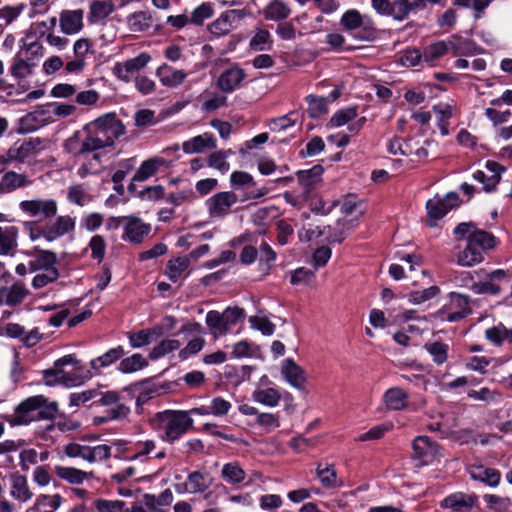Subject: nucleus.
I'll return each mask as SVG.
<instances>
[{"label": "nucleus", "mask_w": 512, "mask_h": 512, "mask_svg": "<svg viewBox=\"0 0 512 512\" xmlns=\"http://www.w3.org/2000/svg\"><path fill=\"white\" fill-rule=\"evenodd\" d=\"M95 151L111 147L125 133V127L115 113L104 114L85 126Z\"/></svg>", "instance_id": "f257e3e1"}, {"label": "nucleus", "mask_w": 512, "mask_h": 512, "mask_svg": "<svg viewBox=\"0 0 512 512\" xmlns=\"http://www.w3.org/2000/svg\"><path fill=\"white\" fill-rule=\"evenodd\" d=\"M154 421L155 428L159 431V437L168 443L179 440L193 426V419L187 411L159 412Z\"/></svg>", "instance_id": "f03ea898"}, {"label": "nucleus", "mask_w": 512, "mask_h": 512, "mask_svg": "<svg viewBox=\"0 0 512 512\" xmlns=\"http://www.w3.org/2000/svg\"><path fill=\"white\" fill-rule=\"evenodd\" d=\"M496 238L486 231H474L469 235L466 246L457 255V264L471 267L483 261L484 253L496 247Z\"/></svg>", "instance_id": "7ed1b4c3"}, {"label": "nucleus", "mask_w": 512, "mask_h": 512, "mask_svg": "<svg viewBox=\"0 0 512 512\" xmlns=\"http://www.w3.org/2000/svg\"><path fill=\"white\" fill-rule=\"evenodd\" d=\"M340 25L357 40L370 41L376 36V28L371 17L361 14L356 9L347 10L340 19Z\"/></svg>", "instance_id": "20e7f679"}, {"label": "nucleus", "mask_w": 512, "mask_h": 512, "mask_svg": "<svg viewBox=\"0 0 512 512\" xmlns=\"http://www.w3.org/2000/svg\"><path fill=\"white\" fill-rule=\"evenodd\" d=\"M372 9L380 16L404 21L410 13L424 8V0H371Z\"/></svg>", "instance_id": "39448f33"}, {"label": "nucleus", "mask_w": 512, "mask_h": 512, "mask_svg": "<svg viewBox=\"0 0 512 512\" xmlns=\"http://www.w3.org/2000/svg\"><path fill=\"white\" fill-rule=\"evenodd\" d=\"M54 368L58 373L60 385L69 388L79 386L92 377L90 371L80 367L79 361L73 355H65L56 360Z\"/></svg>", "instance_id": "423d86ee"}, {"label": "nucleus", "mask_w": 512, "mask_h": 512, "mask_svg": "<svg viewBox=\"0 0 512 512\" xmlns=\"http://www.w3.org/2000/svg\"><path fill=\"white\" fill-rule=\"evenodd\" d=\"M245 317L244 310L239 307H228L222 313L212 310L206 314V324L211 334L218 338L227 334L232 327Z\"/></svg>", "instance_id": "0eeeda50"}, {"label": "nucleus", "mask_w": 512, "mask_h": 512, "mask_svg": "<svg viewBox=\"0 0 512 512\" xmlns=\"http://www.w3.org/2000/svg\"><path fill=\"white\" fill-rule=\"evenodd\" d=\"M239 198L233 191L217 192L205 201V208L209 217L213 220L224 219L238 203Z\"/></svg>", "instance_id": "6e6552de"}, {"label": "nucleus", "mask_w": 512, "mask_h": 512, "mask_svg": "<svg viewBox=\"0 0 512 512\" xmlns=\"http://www.w3.org/2000/svg\"><path fill=\"white\" fill-rule=\"evenodd\" d=\"M63 451L70 458H81L88 463L100 462L111 456V448L106 444L88 446L71 442L63 447Z\"/></svg>", "instance_id": "1a4fd4ad"}, {"label": "nucleus", "mask_w": 512, "mask_h": 512, "mask_svg": "<svg viewBox=\"0 0 512 512\" xmlns=\"http://www.w3.org/2000/svg\"><path fill=\"white\" fill-rule=\"evenodd\" d=\"M20 211L28 217L44 221L57 214L58 206L54 199H30L19 203Z\"/></svg>", "instance_id": "9d476101"}, {"label": "nucleus", "mask_w": 512, "mask_h": 512, "mask_svg": "<svg viewBox=\"0 0 512 512\" xmlns=\"http://www.w3.org/2000/svg\"><path fill=\"white\" fill-rule=\"evenodd\" d=\"M470 313L468 297L462 294L450 293V302L437 312L442 321L456 322Z\"/></svg>", "instance_id": "9b49d317"}, {"label": "nucleus", "mask_w": 512, "mask_h": 512, "mask_svg": "<svg viewBox=\"0 0 512 512\" xmlns=\"http://www.w3.org/2000/svg\"><path fill=\"white\" fill-rule=\"evenodd\" d=\"M120 225L123 228L122 239L133 244L141 243L150 233L151 226L144 223L135 216H125L120 219Z\"/></svg>", "instance_id": "f8f14e48"}, {"label": "nucleus", "mask_w": 512, "mask_h": 512, "mask_svg": "<svg viewBox=\"0 0 512 512\" xmlns=\"http://www.w3.org/2000/svg\"><path fill=\"white\" fill-rule=\"evenodd\" d=\"M39 143V140L14 143L5 154L0 155V164H7L11 162L24 163L28 159L37 155V147Z\"/></svg>", "instance_id": "ddd939ff"}, {"label": "nucleus", "mask_w": 512, "mask_h": 512, "mask_svg": "<svg viewBox=\"0 0 512 512\" xmlns=\"http://www.w3.org/2000/svg\"><path fill=\"white\" fill-rule=\"evenodd\" d=\"M460 205V199L457 193H447L443 198L435 196L426 203L427 214L430 219L439 220L443 218L451 209Z\"/></svg>", "instance_id": "4468645a"}, {"label": "nucleus", "mask_w": 512, "mask_h": 512, "mask_svg": "<svg viewBox=\"0 0 512 512\" xmlns=\"http://www.w3.org/2000/svg\"><path fill=\"white\" fill-rule=\"evenodd\" d=\"M151 60L149 54L143 52L138 56L124 62L116 63L113 71L115 76L123 82H130L133 75L142 70Z\"/></svg>", "instance_id": "2eb2a0df"}, {"label": "nucleus", "mask_w": 512, "mask_h": 512, "mask_svg": "<svg viewBox=\"0 0 512 512\" xmlns=\"http://www.w3.org/2000/svg\"><path fill=\"white\" fill-rule=\"evenodd\" d=\"M453 50L455 54L460 53V45L455 40L437 41L426 46L422 52L423 63L427 66H435L438 59Z\"/></svg>", "instance_id": "dca6fc26"}, {"label": "nucleus", "mask_w": 512, "mask_h": 512, "mask_svg": "<svg viewBox=\"0 0 512 512\" xmlns=\"http://www.w3.org/2000/svg\"><path fill=\"white\" fill-rule=\"evenodd\" d=\"M414 458L418 459L421 464L428 465L440 455V449L437 443L427 436H418L412 443Z\"/></svg>", "instance_id": "f3484780"}, {"label": "nucleus", "mask_w": 512, "mask_h": 512, "mask_svg": "<svg viewBox=\"0 0 512 512\" xmlns=\"http://www.w3.org/2000/svg\"><path fill=\"white\" fill-rule=\"evenodd\" d=\"M244 17V10L225 11L215 21L208 25V30L216 37L226 35L233 29L234 23L242 20Z\"/></svg>", "instance_id": "a211bd4d"}, {"label": "nucleus", "mask_w": 512, "mask_h": 512, "mask_svg": "<svg viewBox=\"0 0 512 512\" xmlns=\"http://www.w3.org/2000/svg\"><path fill=\"white\" fill-rule=\"evenodd\" d=\"M211 485V479L207 473L194 471L190 473L185 482L175 486V490L179 494H196L206 491Z\"/></svg>", "instance_id": "6ab92c4d"}, {"label": "nucleus", "mask_w": 512, "mask_h": 512, "mask_svg": "<svg viewBox=\"0 0 512 512\" xmlns=\"http://www.w3.org/2000/svg\"><path fill=\"white\" fill-rule=\"evenodd\" d=\"M84 11L82 9L63 10L59 15L61 32L65 35L78 34L84 27Z\"/></svg>", "instance_id": "aec40b11"}, {"label": "nucleus", "mask_w": 512, "mask_h": 512, "mask_svg": "<svg viewBox=\"0 0 512 512\" xmlns=\"http://www.w3.org/2000/svg\"><path fill=\"white\" fill-rule=\"evenodd\" d=\"M485 167L490 173L489 175L481 170H477L473 173V178L474 180L482 183L483 190L489 193L495 190L500 181V174L504 171V168L497 162L491 160L486 162Z\"/></svg>", "instance_id": "412c9836"}, {"label": "nucleus", "mask_w": 512, "mask_h": 512, "mask_svg": "<svg viewBox=\"0 0 512 512\" xmlns=\"http://www.w3.org/2000/svg\"><path fill=\"white\" fill-rule=\"evenodd\" d=\"M114 11L113 0H93L89 3L88 22L91 25H105Z\"/></svg>", "instance_id": "4be33fe9"}, {"label": "nucleus", "mask_w": 512, "mask_h": 512, "mask_svg": "<svg viewBox=\"0 0 512 512\" xmlns=\"http://www.w3.org/2000/svg\"><path fill=\"white\" fill-rule=\"evenodd\" d=\"M217 140L212 133L205 132L203 134L192 137L182 143V150L186 154H200L208 149H215Z\"/></svg>", "instance_id": "5701e85b"}, {"label": "nucleus", "mask_w": 512, "mask_h": 512, "mask_svg": "<svg viewBox=\"0 0 512 512\" xmlns=\"http://www.w3.org/2000/svg\"><path fill=\"white\" fill-rule=\"evenodd\" d=\"M45 398L41 395L33 396L22 403L16 408L17 423H27L38 417L39 408L44 404Z\"/></svg>", "instance_id": "b1692460"}, {"label": "nucleus", "mask_w": 512, "mask_h": 512, "mask_svg": "<svg viewBox=\"0 0 512 512\" xmlns=\"http://www.w3.org/2000/svg\"><path fill=\"white\" fill-rule=\"evenodd\" d=\"M475 503L476 497L474 495L457 492L444 498L441 506L454 512H468L474 507Z\"/></svg>", "instance_id": "393cba45"}, {"label": "nucleus", "mask_w": 512, "mask_h": 512, "mask_svg": "<svg viewBox=\"0 0 512 512\" xmlns=\"http://www.w3.org/2000/svg\"><path fill=\"white\" fill-rule=\"evenodd\" d=\"M33 180L26 174L8 171L0 179V193H10L31 186Z\"/></svg>", "instance_id": "a878e982"}, {"label": "nucleus", "mask_w": 512, "mask_h": 512, "mask_svg": "<svg viewBox=\"0 0 512 512\" xmlns=\"http://www.w3.org/2000/svg\"><path fill=\"white\" fill-rule=\"evenodd\" d=\"M323 168L314 166L309 170H303L298 173V182L302 189L301 200H306L310 192L316 187L321 180Z\"/></svg>", "instance_id": "bb28decb"}, {"label": "nucleus", "mask_w": 512, "mask_h": 512, "mask_svg": "<svg viewBox=\"0 0 512 512\" xmlns=\"http://www.w3.org/2000/svg\"><path fill=\"white\" fill-rule=\"evenodd\" d=\"M156 76L162 85L174 88L184 82L187 74L183 70H179L170 65L163 64L157 68Z\"/></svg>", "instance_id": "cd10ccee"}, {"label": "nucleus", "mask_w": 512, "mask_h": 512, "mask_svg": "<svg viewBox=\"0 0 512 512\" xmlns=\"http://www.w3.org/2000/svg\"><path fill=\"white\" fill-rule=\"evenodd\" d=\"M153 24V16L149 11H135L126 17V25L130 32L142 33L148 31Z\"/></svg>", "instance_id": "c85d7f7f"}, {"label": "nucleus", "mask_w": 512, "mask_h": 512, "mask_svg": "<svg viewBox=\"0 0 512 512\" xmlns=\"http://www.w3.org/2000/svg\"><path fill=\"white\" fill-rule=\"evenodd\" d=\"M57 257L56 254L47 251H37L31 259L28 261L30 272L47 271L48 269H57Z\"/></svg>", "instance_id": "c756f323"}, {"label": "nucleus", "mask_w": 512, "mask_h": 512, "mask_svg": "<svg viewBox=\"0 0 512 512\" xmlns=\"http://www.w3.org/2000/svg\"><path fill=\"white\" fill-rule=\"evenodd\" d=\"M0 289L4 299V305L10 307L21 304L29 294V290L26 285L20 281L13 283L10 287H3Z\"/></svg>", "instance_id": "7c9ffc66"}, {"label": "nucleus", "mask_w": 512, "mask_h": 512, "mask_svg": "<svg viewBox=\"0 0 512 512\" xmlns=\"http://www.w3.org/2000/svg\"><path fill=\"white\" fill-rule=\"evenodd\" d=\"M510 272L508 270H494L488 278L484 280L485 294L498 295L502 291V287L507 285L510 280Z\"/></svg>", "instance_id": "2f4dec72"}, {"label": "nucleus", "mask_w": 512, "mask_h": 512, "mask_svg": "<svg viewBox=\"0 0 512 512\" xmlns=\"http://www.w3.org/2000/svg\"><path fill=\"white\" fill-rule=\"evenodd\" d=\"M18 229L15 226H0V255H14L18 243Z\"/></svg>", "instance_id": "473e14b6"}, {"label": "nucleus", "mask_w": 512, "mask_h": 512, "mask_svg": "<svg viewBox=\"0 0 512 512\" xmlns=\"http://www.w3.org/2000/svg\"><path fill=\"white\" fill-rule=\"evenodd\" d=\"M54 473L59 479L72 485H80L92 476L91 472H86L74 467H67L62 465H56L54 467Z\"/></svg>", "instance_id": "72a5a7b5"}, {"label": "nucleus", "mask_w": 512, "mask_h": 512, "mask_svg": "<svg viewBox=\"0 0 512 512\" xmlns=\"http://www.w3.org/2000/svg\"><path fill=\"white\" fill-rule=\"evenodd\" d=\"M244 77L245 73L241 68L232 67L220 75L218 86L224 92H232L240 85Z\"/></svg>", "instance_id": "f704fd0d"}, {"label": "nucleus", "mask_w": 512, "mask_h": 512, "mask_svg": "<svg viewBox=\"0 0 512 512\" xmlns=\"http://www.w3.org/2000/svg\"><path fill=\"white\" fill-rule=\"evenodd\" d=\"M83 157V162L77 170V174L80 178L98 174L102 171V154L99 151L91 152L83 155Z\"/></svg>", "instance_id": "c9c22d12"}, {"label": "nucleus", "mask_w": 512, "mask_h": 512, "mask_svg": "<svg viewBox=\"0 0 512 512\" xmlns=\"http://www.w3.org/2000/svg\"><path fill=\"white\" fill-rule=\"evenodd\" d=\"M457 108L454 103H438L433 106V111L436 114L437 125L440 129V132L443 136L448 135L449 133V120L455 114Z\"/></svg>", "instance_id": "e433bc0d"}, {"label": "nucleus", "mask_w": 512, "mask_h": 512, "mask_svg": "<svg viewBox=\"0 0 512 512\" xmlns=\"http://www.w3.org/2000/svg\"><path fill=\"white\" fill-rule=\"evenodd\" d=\"M383 402L388 409L399 411L407 407L409 397L402 388L392 387L384 393Z\"/></svg>", "instance_id": "4c0bfd02"}, {"label": "nucleus", "mask_w": 512, "mask_h": 512, "mask_svg": "<svg viewBox=\"0 0 512 512\" xmlns=\"http://www.w3.org/2000/svg\"><path fill=\"white\" fill-rule=\"evenodd\" d=\"M282 374L285 380L294 388L301 389L305 382L304 370L293 360L286 359L282 366Z\"/></svg>", "instance_id": "58836bf2"}, {"label": "nucleus", "mask_w": 512, "mask_h": 512, "mask_svg": "<svg viewBox=\"0 0 512 512\" xmlns=\"http://www.w3.org/2000/svg\"><path fill=\"white\" fill-rule=\"evenodd\" d=\"M89 141L88 135L84 139H80L78 133H75L65 141L64 149L75 157L95 152L93 145L88 144Z\"/></svg>", "instance_id": "ea45409f"}, {"label": "nucleus", "mask_w": 512, "mask_h": 512, "mask_svg": "<svg viewBox=\"0 0 512 512\" xmlns=\"http://www.w3.org/2000/svg\"><path fill=\"white\" fill-rule=\"evenodd\" d=\"M469 474L472 479L481 481L492 487L497 486L501 478L499 471L482 465H471Z\"/></svg>", "instance_id": "a19ab883"}, {"label": "nucleus", "mask_w": 512, "mask_h": 512, "mask_svg": "<svg viewBox=\"0 0 512 512\" xmlns=\"http://www.w3.org/2000/svg\"><path fill=\"white\" fill-rule=\"evenodd\" d=\"M168 161L162 157H154L144 161L137 172L135 173L133 180L143 182L148 178L152 177L160 167L168 166Z\"/></svg>", "instance_id": "79ce46f5"}, {"label": "nucleus", "mask_w": 512, "mask_h": 512, "mask_svg": "<svg viewBox=\"0 0 512 512\" xmlns=\"http://www.w3.org/2000/svg\"><path fill=\"white\" fill-rule=\"evenodd\" d=\"M281 397V392L274 387L258 388L252 393L254 402L271 408L280 403Z\"/></svg>", "instance_id": "37998d69"}, {"label": "nucleus", "mask_w": 512, "mask_h": 512, "mask_svg": "<svg viewBox=\"0 0 512 512\" xmlns=\"http://www.w3.org/2000/svg\"><path fill=\"white\" fill-rule=\"evenodd\" d=\"M485 338L495 346H501L505 343L512 344V329L498 323L485 330Z\"/></svg>", "instance_id": "c03bdc74"}, {"label": "nucleus", "mask_w": 512, "mask_h": 512, "mask_svg": "<svg viewBox=\"0 0 512 512\" xmlns=\"http://www.w3.org/2000/svg\"><path fill=\"white\" fill-rule=\"evenodd\" d=\"M10 495L20 502H27L32 498L33 493L29 489L26 477L22 475L12 476Z\"/></svg>", "instance_id": "a18cd8bd"}, {"label": "nucleus", "mask_w": 512, "mask_h": 512, "mask_svg": "<svg viewBox=\"0 0 512 512\" xmlns=\"http://www.w3.org/2000/svg\"><path fill=\"white\" fill-rule=\"evenodd\" d=\"M125 354L122 346L109 349L104 354L91 360L90 366L93 370L100 372L101 369L109 367L118 361Z\"/></svg>", "instance_id": "49530a36"}, {"label": "nucleus", "mask_w": 512, "mask_h": 512, "mask_svg": "<svg viewBox=\"0 0 512 512\" xmlns=\"http://www.w3.org/2000/svg\"><path fill=\"white\" fill-rule=\"evenodd\" d=\"M62 503V497L59 494H41L36 498L34 505L28 512H55Z\"/></svg>", "instance_id": "de8ad7c7"}, {"label": "nucleus", "mask_w": 512, "mask_h": 512, "mask_svg": "<svg viewBox=\"0 0 512 512\" xmlns=\"http://www.w3.org/2000/svg\"><path fill=\"white\" fill-rule=\"evenodd\" d=\"M35 67L36 65H34L33 62H30L29 58L18 52L13 58L10 73L15 78L23 79L30 76Z\"/></svg>", "instance_id": "09e8293b"}, {"label": "nucleus", "mask_w": 512, "mask_h": 512, "mask_svg": "<svg viewBox=\"0 0 512 512\" xmlns=\"http://www.w3.org/2000/svg\"><path fill=\"white\" fill-rule=\"evenodd\" d=\"M291 14V9L289 6L280 1V0H273L271 1L263 10V15L266 20L271 21H281Z\"/></svg>", "instance_id": "8fccbe9b"}, {"label": "nucleus", "mask_w": 512, "mask_h": 512, "mask_svg": "<svg viewBox=\"0 0 512 512\" xmlns=\"http://www.w3.org/2000/svg\"><path fill=\"white\" fill-rule=\"evenodd\" d=\"M190 265L188 257H177L168 261L166 275L173 282H178L186 273Z\"/></svg>", "instance_id": "3c124183"}, {"label": "nucleus", "mask_w": 512, "mask_h": 512, "mask_svg": "<svg viewBox=\"0 0 512 512\" xmlns=\"http://www.w3.org/2000/svg\"><path fill=\"white\" fill-rule=\"evenodd\" d=\"M148 366V361L139 353L122 359L117 367L123 374L135 373Z\"/></svg>", "instance_id": "603ef678"}, {"label": "nucleus", "mask_w": 512, "mask_h": 512, "mask_svg": "<svg viewBox=\"0 0 512 512\" xmlns=\"http://www.w3.org/2000/svg\"><path fill=\"white\" fill-rule=\"evenodd\" d=\"M162 334L160 327L152 329L140 330L136 333L129 335V343L133 348H140L150 344L154 337H158Z\"/></svg>", "instance_id": "864d4df0"}, {"label": "nucleus", "mask_w": 512, "mask_h": 512, "mask_svg": "<svg viewBox=\"0 0 512 512\" xmlns=\"http://www.w3.org/2000/svg\"><path fill=\"white\" fill-rule=\"evenodd\" d=\"M233 155L231 149L218 150L211 153L207 159L208 166L220 171L222 174L227 173L230 170V165L227 159Z\"/></svg>", "instance_id": "5fc2aeb1"}, {"label": "nucleus", "mask_w": 512, "mask_h": 512, "mask_svg": "<svg viewBox=\"0 0 512 512\" xmlns=\"http://www.w3.org/2000/svg\"><path fill=\"white\" fill-rule=\"evenodd\" d=\"M156 448V442L154 440L138 441L133 446L134 453L126 457L127 461L139 460L144 462L147 460V456L151 454Z\"/></svg>", "instance_id": "6e6d98bb"}, {"label": "nucleus", "mask_w": 512, "mask_h": 512, "mask_svg": "<svg viewBox=\"0 0 512 512\" xmlns=\"http://www.w3.org/2000/svg\"><path fill=\"white\" fill-rule=\"evenodd\" d=\"M316 474L325 488H335L339 485L337 473L332 465L319 463Z\"/></svg>", "instance_id": "4d7b16f0"}, {"label": "nucleus", "mask_w": 512, "mask_h": 512, "mask_svg": "<svg viewBox=\"0 0 512 512\" xmlns=\"http://www.w3.org/2000/svg\"><path fill=\"white\" fill-rule=\"evenodd\" d=\"M221 476L230 484H238L245 479L246 473L237 462H230L223 465Z\"/></svg>", "instance_id": "13d9d810"}, {"label": "nucleus", "mask_w": 512, "mask_h": 512, "mask_svg": "<svg viewBox=\"0 0 512 512\" xmlns=\"http://www.w3.org/2000/svg\"><path fill=\"white\" fill-rule=\"evenodd\" d=\"M306 101L307 113L311 118H319L327 113L329 101L326 98L310 95Z\"/></svg>", "instance_id": "bf43d9fd"}, {"label": "nucleus", "mask_w": 512, "mask_h": 512, "mask_svg": "<svg viewBox=\"0 0 512 512\" xmlns=\"http://www.w3.org/2000/svg\"><path fill=\"white\" fill-rule=\"evenodd\" d=\"M181 343L176 339H165L158 345L154 346L150 352V358L155 360L159 359L171 352L179 350Z\"/></svg>", "instance_id": "052dcab7"}, {"label": "nucleus", "mask_w": 512, "mask_h": 512, "mask_svg": "<svg viewBox=\"0 0 512 512\" xmlns=\"http://www.w3.org/2000/svg\"><path fill=\"white\" fill-rule=\"evenodd\" d=\"M440 293L438 286L433 285L423 290H415L408 294V301L411 304L419 305L425 303Z\"/></svg>", "instance_id": "680f3d73"}, {"label": "nucleus", "mask_w": 512, "mask_h": 512, "mask_svg": "<svg viewBox=\"0 0 512 512\" xmlns=\"http://www.w3.org/2000/svg\"><path fill=\"white\" fill-rule=\"evenodd\" d=\"M19 53L25 55L30 62L37 66L38 61L45 55V48L39 41L34 40L25 43Z\"/></svg>", "instance_id": "e2e57ef3"}, {"label": "nucleus", "mask_w": 512, "mask_h": 512, "mask_svg": "<svg viewBox=\"0 0 512 512\" xmlns=\"http://www.w3.org/2000/svg\"><path fill=\"white\" fill-rule=\"evenodd\" d=\"M425 349L432 356L433 361L441 365L448 357L449 346L446 343L435 341L425 344Z\"/></svg>", "instance_id": "0e129e2a"}, {"label": "nucleus", "mask_w": 512, "mask_h": 512, "mask_svg": "<svg viewBox=\"0 0 512 512\" xmlns=\"http://www.w3.org/2000/svg\"><path fill=\"white\" fill-rule=\"evenodd\" d=\"M493 363L494 366H499L502 364V361L495 358H487L484 356H473L470 357L466 362V367L472 371H477L480 373H485L487 367Z\"/></svg>", "instance_id": "69168bd1"}, {"label": "nucleus", "mask_w": 512, "mask_h": 512, "mask_svg": "<svg viewBox=\"0 0 512 512\" xmlns=\"http://www.w3.org/2000/svg\"><path fill=\"white\" fill-rule=\"evenodd\" d=\"M276 257V252L268 243L263 242L260 245L259 266L262 271L267 273L275 262Z\"/></svg>", "instance_id": "338daca9"}, {"label": "nucleus", "mask_w": 512, "mask_h": 512, "mask_svg": "<svg viewBox=\"0 0 512 512\" xmlns=\"http://www.w3.org/2000/svg\"><path fill=\"white\" fill-rule=\"evenodd\" d=\"M205 343L206 341L202 336L191 339L184 348L179 350V359L187 360L191 356L196 355L204 348Z\"/></svg>", "instance_id": "774afa93"}]
</instances>
